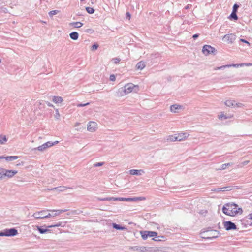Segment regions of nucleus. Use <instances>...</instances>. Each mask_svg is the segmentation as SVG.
I'll use <instances>...</instances> for the list:
<instances>
[{"label":"nucleus","instance_id":"obj_1","mask_svg":"<svg viewBox=\"0 0 252 252\" xmlns=\"http://www.w3.org/2000/svg\"><path fill=\"white\" fill-rule=\"evenodd\" d=\"M222 212L227 216L235 217L238 214H241L243 210L234 203H228L223 206Z\"/></svg>","mask_w":252,"mask_h":252},{"label":"nucleus","instance_id":"obj_2","mask_svg":"<svg viewBox=\"0 0 252 252\" xmlns=\"http://www.w3.org/2000/svg\"><path fill=\"white\" fill-rule=\"evenodd\" d=\"M189 134L187 132H181L174 135H169L166 137V140L168 142L181 141L187 140Z\"/></svg>","mask_w":252,"mask_h":252},{"label":"nucleus","instance_id":"obj_3","mask_svg":"<svg viewBox=\"0 0 252 252\" xmlns=\"http://www.w3.org/2000/svg\"><path fill=\"white\" fill-rule=\"evenodd\" d=\"M18 234L17 230L14 228L5 229L0 232V236H13Z\"/></svg>","mask_w":252,"mask_h":252},{"label":"nucleus","instance_id":"obj_4","mask_svg":"<svg viewBox=\"0 0 252 252\" xmlns=\"http://www.w3.org/2000/svg\"><path fill=\"white\" fill-rule=\"evenodd\" d=\"M140 233L141 235L142 238L144 240H146L147 239L148 237H152L157 236L158 233L154 231H141L140 232Z\"/></svg>","mask_w":252,"mask_h":252},{"label":"nucleus","instance_id":"obj_5","mask_svg":"<svg viewBox=\"0 0 252 252\" xmlns=\"http://www.w3.org/2000/svg\"><path fill=\"white\" fill-rule=\"evenodd\" d=\"M217 50L216 49L210 45H205L203 47L202 52L204 54L207 55L210 54H215Z\"/></svg>","mask_w":252,"mask_h":252},{"label":"nucleus","instance_id":"obj_6","mask_svg":"<svg viewBox=\"0 0 252 252\" xmlns=\"http://www.w3.org/2000/svg\"><path fill=\"white\" fill-rule=\"evenodd\" d=\"M223 226L226 230H236V225L230 221H225L223 223Z\"/></svg>","mask_w":252,"mask_h":252},{"label":"nucleus","instance_id":"obj_7","mask_svg":"<svg viewBox=\"0 0 252 252\" xmlns=\"http://www.w3.org/2000/svg\"><path fill=\"white\" fill-rule=\"evenodd\" d=\"M236 35L234 34H228L223 36V40L228 43H232L236 39Z\"/></svg>","mask_w":252,"mask_h":252},{"label":"nucleus","instance_id":"obj_8","mask_svg":"<svg viewBox=\"0 0 252 252\" xmlns=\"http://www.w3.org/2000/svg\"><path fill=\"white\" fill-rule=\"evenodd\" d=\"M46 212L45 210H42L41 211L35 212L33 214V216L36 219H44L52 217V215L51 213H48L47 214H45V215L44 216H39L40 214H44Z\"/></svg>","mask_w":252,"mask_h":252},{"label":"nucleus","instance_id":"obj_9","mask_svg":"<svg viewBox=\"0 0 252 252\" xmlns=\"http://www.w3.org/2000/svg\"><path fill=\"white\" fill-rule=\"evenodd\" d=\"M244 65V64H243V63H241V64H233V63L231 64H227V65H222L220 67H217L215 68L214 69V70H217L223 69H225L226 68H229V67H230L232 66L238 67L239 66H243Z\"/></svg>","mask_w":252,"mask_h":252},{"label":"nucleus","instance_id":"obj_10","mask_svg":"<svg viewBox=\"0 0 252 252\" xmlns=\"http://www.w3.org/2000/svg\"><path fill=\"white\" fill-rule=\"evenodd\" d=\"M97 128V124L94 122H90L87 125V129L90 132L95 131Z\"/></svg>","mask_w":252,"mask_h":252},{"label":"nucleus","instance_id":"obj_11","mask_svg":"<svg viewBox=\"0 0 252 252\" xmlns=\"http://www.w3.org/2000/svg\"><path fill=\"white\" fill-rule=\"evenodd\" d=\"M134 87L133 84H127L124 86V91L125 94H128L131 92Z\"/></svg>","mask_w":252,"mask_h":252},{"label":"nucleus","instance_id":"obj_12","mask_svg":"<svg viewBox=\"0 0 252 252\" xmlns=\"http://www.w3.org/2000/svg\"><path fill=\"white\" fill-rule=\"evenodd\" d=\"M5 172V177H7L8 178H11L13 177L17 173V171L12 170H6L4 169Z\"/></svg>","mask_w":252,"mask_h":252},{"label":"nucleus","instance_id":"obj_13","mask_svg":"<svg viewBox=\"0 0 252 252\" xmlns=\"http://www.w3.org/2000/svg\"><path fill=\"white\" fill-rule=\"evenodd\" d=\"M182 108V106L177 104L172 105L170 106V110L171 112L174 113L178 112L179 110H181Z\"/></svg>","mask_w":252,"mask_h":252},{"label":"nucleus","instance_id":"obj_14","mask_svg":"<svg viewBox=\"0 0 252 252\" xmlns=\"http://www.w3.org/2000/svg\"><path fill=\"white\" fill-rule=\"evenodd\" d=\"M145 198L144 197H138V198H122L121 201H137V200H145Z\"/></svg>","mask_w":252,"mask_h":252},{"label":"nucleus","instance_id":"obj_15","mask_svg":"<svg viewBox=\"0 0 252 252\" xmlns=\"http://www.w3.org/2000/svg\"><path fill=\"white\" fill-rule=\"evenodd\" d=\"M54 145L53 143H45L43 145L38 147V149L40 151H42L48 147H51Z\"/></svg>","mask_w":252,"mask_h":252},{"label":"nucleus","instance_id":"obj_16","mask_svg":"<svg viewBox=\"0 0 252 252\" xmlns=\"http://www.w3.org/2000/svg\"><path fill=\"white\" fill-rule=\"evenodd\" d=\"M50 211L52 212L51 215L52 217H54L56 216H58L60 215V214L63 213L65 211V210H50Z\"/></svg>","mask_w":252,"mask_h":252},{"label":"nucleus","instance_id":"obj_17","mask_svg":"<svg viewBox=\"0 0 252 252\" xmlns=\"http://www.w3.org/2000/svg\"><path fill=\"white\" fill-rule=\"evenodd\" d=\"M146 66L145 62L143 61H140L137 63L136 65V68L138 70H142Z\"/></svg>","mask_w":252,"mask_h":252},{"label":"nucleus","instance_id":"obj_18","mask_svg":"<svg viewBox=\"0 0 252 252\" xmlns=\"http://www.w3.org/2000/svg\"><path fill=\"white\" fill-rule=\"evenodd\" d=\"M225 104L229 107H235V101L232 100H228L225 102Z\"/></svg>","mask_w":252,"mask_h":252},{"label":"nucleus","instance_id":"obj_19","mask_svg":"<svg viewBox=\"0 0 252 252\" xmlns=\"http://www.w3.org/2000/svg\"><path fill=\"white\" fill-rule=\"evenodd\" d=\"M69 36L72 40H76L78 38L79 34L77 32H73L69 34Z\"/></svg>","mask_w":252,"mask_h":252},{"label":"nucleus","instance_id":"obj_20","mask_svg":"<svg viewBox=\"0 0 252 252\" xmlns=\"http://www.w3.org/2000/svg\"><path fill=\"white\" fill-rule=\"evenodd\" d=\"M129 173L131 175H140L141 173H144V171L142 170L132 169L129 171Z\"/></svg>","mask_w":252,"mask_h":252},{"label":"nucleus","instance_id":"obj_21","mask_svg":"<svg viewBox=\"0 0 252 252\" xmlns=\"http://www.w3.org/2000/svg\"><path fill=\"white\" fill-rule=\"evenodd\" d=\"M69 25L73 26L74 28H80L83 24L80 22H76L70 23Z\"/></svg>","mask_w":252,"mask_h":252},{"label":"nucleus","instance_id":"obj_22","mask_svg":"<svg viewBox=\"0 0 252 252\" xmlns=\"http://www.w3.org/2000/svg\"><path fill=\"white\" fill-rule=\"evenodd\" d=\"M52 101L55 103H59L63 101V98L60 96H53Z\"/></svg>","mask_w":252,"mask_h":252},{"label":"nucleus","instance_id":"obj_23","mask_svg":"<svg viewBox=\"0 0 252 252\" xmlns=\"http://www.w3.org/2000/svg\"><path fill=\"white\" fill-rule=\"evenodd\" d=\"M229 18L231 20H237L238 19V17L237 15V12L232 11V13L230 15Z\"/></svg>","mask_w":252,"mask_h":252},{"label":"nucleus","instance_id":"obj_24","mask_svg":"<svg viewBox=\"0 0 252 252\" xmlns=\"http://www.w3.org/2000/svg\"><path fill=\"white\" fill-rule=\"evenodd\" d=\"M18 158V156H7L4 158L7 161H12L16 160Z\"/></svg>","mask_w":252,"mask_h":252},{"label":"nucleus","instance_id":"obj_25","mask_svg":"<svg viewBox=\"0 0 252 252\" xmlns=\"http://www.w3.org/2000/svg\"><path fill=\"white\" fill-rule=\"evenodd\" d=\"M86 10L89 14H93L94 12V9L90 7H86Z\"/></svg>","mask_w":252,"mask_h":252},{"label":"nucleus","instance_id":"obj_26","mask_svg":"<svg viewBox=\"0 0 252 252\" xmlns=\"http://www.w3.org/2000/svg\"><path fill=\"white\" fill-rule=\"evenodd\" d=\"M122 198H114V197H111V198H107L106 199H103V200H107V201H121Z\"/></svg>","mask_w":252,"mask_h":252},{"label":"nucleus","instance_id":"obj_27","mask_svg":"<svg viewBox=\"0 0 252 252\" xmlns=\"http://www.w3.org/2000/svg\"><path fill=\"white\" fill-rule=\"evenodd\" d=\"M4 169L0 168V179H1L5 177Z\"/></svg>","mask_w":252,"mask_h":252},{"label":"nucleus","instance_id":"obj_28","mask_svg":"<svg viewBox=\"0 0 252 252\" xmlns=\"http://www.w3.org/2000/svg\"><path fill=\"white\" fill-rule=\"evenodd\" d=\"M45 103H46L49 107H54L53 105L51 103L48 101H42V102L40 103V106H41L42 105H44Z\"/></svg>","mask_w":252,"mask_h":252},{"label":"nucleus","instance_id":"obj_29","mask_svg":"<svg viewBox=\"0 0 252 252\" xmlns=\"http://www.w3.org/2000/svg\"><path fill=\"white\" fill-rule=\"evenodd\" d=\"M58 12V10H52L49 12V15L50 17H52L53 15L57 14Z\"/></svg>","mask_w":252,"mask_h":252},{"label":"nucleus","instance_id":"obj_30","mask_svg":"<svg viewBox=\"0 0 252 252\" xmlns=\"http://www.w3.org/2000/svg\"><path fill=\"white\" fill-rule=\"evenodd\" d=\"M7 139L5 135H0V142L6 141Z\"/></svg>","mask_w":252,"mask_h":252},{"label":"nucleus","instance_id":"obj_31","mask_svg":"<svg viewBox=\"0 0 252 252\" xmlns=\"http://www.w3.org/2000/svg\"><path fill=\"white\" fill-rule=\"evenodd\" d=\"M239 7V5H238L236 3L234 4L233 6L232 11H233V12L234 11V12H237L238 9Z\"/></svg>","mask_w":252,"mask_h":252},{"label":"nucleus","instance_id":"obj_32","mask_svg":"<svg viewBox=\"0 0 252 252\" xmlns=\"http://www.w3.org/2000/svg\"><path fill=\"white\" fill-rule=\"evenodd\" d=\"M113 226L114 228H116V229H118V230H123L124 229H125L124 227H121V226H120L119 225H118V224H113Z\"/></svg>","mask_w":252,"mask_h":252},{"label":"nucleus","instance_id":"obj_33","mask_svg":"<svg viewBox=\"0 0 252 252\" xmlns=\"http://www.w3.org/2000/svg\"><path fill=\"white\" fill-rule=\"evenodd\" d=\"M98 44H97V43H94V44H93L92 46V47H91V50L92 51H94V50H96L98 47Z\"/></svg>","mask_w":252,"mask_h":252},{"label":"nucleus","instance_id":"obj_34","mask_svg":"<svg viewBox=\"0 0 252 252\" xmlns=\"http://www.w3.org/2000/svg\"><path fill=\"white\" fill-rule=\"evenodd\" d=\"M54 116H55V118L56 119L58 120L59 119L60 114H59V110H58V109H56V113H55V114Z\"/></svg>","mask_w":252,"mask_h":252},{"label":"nucleus","instance_id":"obj_35","mask_svg":"<svg viewBox=\"0 0 252 252\" xmlns=\"http://www.w3.org/2000/svg\"><path fill=\"white\" fill-rule=\"evenodd\" d=\"M232 164H233L232 163H228L227 164H223L222 165V167H221V169H224L226 168L227 166L232 165Z\"/></svg>","mask_w":252,"mask_h":252},{"label":"nucleus","instance_id":"obj_36","mask_svg":"<svg viewBox=\"0 0 252 252\" xmlns=\"http://www.w3.org/2000/svg\"><path fill=\"white\" fill-rule=\"evenodd\" d=\"M90 104V103L89 102H88V103H84V104H82V103H79V104H77L76 105V106L78 107H84V106H87L88 105Z\"/></svg>","mask_w":252,"mask_h":252},{"label":"nucleus","instance_id":"obj_37","mask_svg":"<svg viewBox=\"0 0 252 252\" xmlns=\"http://www.w3.org/2000/svg\"><path fill=\"white\" fill-rule=\"evenodd\" d=\"M38 230L39 232L40 233H42V234L48 231L47 229H42V228H39V227L38 228Z\"/></svg>","mask_w":252,"mask_h":252},{"label":"nucleus","instance_id":"obj_38","mask_svg":"<svg viewBox=\"0 0 252 252\" xmlns=\"http://www.w3.org/2000/svg\"><path fill=\"white\" fill-rule=\"evenodd\" d=\"M113 60L114 61V63H115V64H117L118 63H119L121 61V60L119 59V58H114L113 59Z\"/></svg>","mask_w":252,"mask_h":252},{"label":"nucleus","instance_id":"obj_39","mask_svg":"<svg viewBox=\"0 0 252 252\" xmlns=\"http://www.w3.org/2000/svg\"><path fill=\"white\" fill-rule=\"evenodd\" d=\"M61 225V223L59 222L56 224L49 226L48 227L52 228V227H59V226H60Z\"/></svg>","mask_w":252,"mask_h":252},{"label":"nucleus","instance_id":"obj_40","mask_svg":"<svg viewBox=\"0 0 252 252\" xmlns=\"http://www.w3.org/2000/svg\"><path fill=\"white\" fill-rule=\"evenodd\" d=\"M243 106H244V105L242 103L235 102V107L239 108V107H242Z\"/></svg>","mask_w":252,"mask_h":252},{"label":"nucleus","instance_id":"obj_41","mask_svg":"<svg viewBox=\"0 0 252 252\" xmlns=\"http://www.w3.org/2000/svg\"><path fill=\"white\" fill-rule=\"evenodd\" d=\"M240 41L243 43H247L249 46H250V43L248 41L244 39H240Z\"/></svg>","mask_w":252,"mask_h":252},{"label":"nucleus","instance_id":"obj_42","mask_svg":"<svg viewBox=\"0 0 252 252\" xmlns=\"http://www.w3.org/2000/svg\"><path fill=\"white\" fill-rule=\"evenodd\" d=\"M110 80L112 81H114L116 80V77L114 75H111L110 76Z\"/></svg>","mask_w":252,"mask_h":252},{"label":"nucleus","instance_id":"obj_43","mask_svg":"<svg viewBox=\"0 0 252 252\" xmlns=\"http://www.w3.org/2000/svg\"><path fill=\"white\" fill-rule=\"evenodd\" d=\"M103 164H104L103 162H98V163L95 164L94 166L95 167L100 166L103 165Z\"/></svg>","mask_w":252,"mask_h":252},{"label":"nucleus","instance_id":"obj_44","mask_svg":"<svg viewBox=\"0 0 252 252\" xmlns=\"http://www.w3.org/2000/svg\"><path fill=\"white\" fill-rule=\"evenodd\" d=\"M219 119H222L224 118V119H226L227 118V117H226L224 114H221L220 116H219Z\"/></svg>","mask_w":252,"mask_h":252},{"label":"nucleus","instance_id":"obj_45","mask_svg":"<svg viewBox=\"0 0 252 252\" xmlns=\"http://www.w3.org/2000/svg\"><path fill=\"white\" fill-rule=\"evenodd\" d=\"M249 163V160H246V161H245L244 162H243L242 163H241V166H244V165H247L248 163Z\"/></svg>","mask_w":252,"mask_h":252},{"label":"nucleus","instance_id":"obj_46","mask_svg":"<svg viewBox=\"0 0 252 252\" xmlns=\"http://www.w3.org/2000/svg\"><path fill=\"white\" fill-rule=\"evenodd\" d=\"M199 34H195L193 35L192 38L194 39H196L197 37H198Z\"/></svg>","mask_w":252,"mask_h":252},{"label":"nucleus","instance_id":"obj_47","mask_svg":"<svg viewBox=\"0 0 252 252\" xmlns=\"http://www.w3.org/2000/svg\"><path fill=\"white\" fill-rule=\"evenodd\" d=\"M126 18L129 19L130 18V14L129 12H126Z\"/></svg>","mask_w":252,"mask_h":252},{"label":"nucleus","instance_id":"obj_48","mask_svg":"<svg viewBox=\"0 0 252 252\" xmlns=\"http://www.w3.org/2000/svg\"><path fill=\"white\" fill-rule=\"evenodd\" d=\"M244 65H247V66H251L252 65V63H244Z\"/></svg>","mask_w":252,"mask_h":252},{"label":"nucleus","instance_id":"obj_49","mask_svg":"<svg viewBox=\"0 0 252 252\" xmlns=\"http://www.w3.org/2000/svg\"><path fill=\"white\" fill-rule=\"evenodd\" d=\"M45 213H44V214H40L39 215V216H45Z\"/></svg>","mask_w":252,"mask_h":252},{"label":"nucleus","instance_id":"obj_50","mask_svg":"<svg viewBox=\"0 0 252 252\" xmlns=\"http://www.w3.org/2000/svg\"><path fill=\"white\" fill-rule=\"evenodd\" d=\"M4 157H2V156H0V159H4Z\"/></svg>","mask_w":252,"mask_h":252},{"label":"nucleus","instance_id":"obj_51","mask_svg":"<svg viewBox=\"0 0 252 252\" xmlns=\"http://www.w3.org/2000/svg\"><path fill=\"white\" fill-rule=\"evenodd\" d=\"M90 30H91L90 29H87V30H85V32H88Z\"/></svg>","mask_w":252,"mask_h":252},{"label":"nucleus","instance_id":"obj_52","mask_svg":"<svg viewBox=\"0 0 252 252\" xmlns=\"http://www.w3.org/2000/svg\"><path fill=\"white\" fill-rule=\"evenodd\" d=\"M78 123H77V124H76V125H75V126H78Z\"/></svg>","mask_w":252,"mask_h":252},{"label":"nucleus","instance_id":"obj_53","mask_svg":"<svg viewBox=\"0 0 252 252\" xmlns=\"http://www.w3.org/2000/svg\"><path fill=\"white\" fill-rule=\"evenodd\" d=\"M4 11L5 12V10H7L6 8H4Z\"/></svg>","mask_w":252,"mask_h":252},{"label":"nucleus","instance_id":"obj_54","mask_svg":"<svg viewBox=\"0 0 252 252\" xmlns=\"http://www.w3.org/2000/svg\"><path fill=\"white\" fill-rule=\"evenodd\" d=\"M4 11L5 12V10H7L6 8H4Z\"/></svg>","mask_w":252,"mask_h":252},{"label":"nucleus","instance_id":"obj_55","mask_svg":"<svg viewBox=\"0 0 252 252\" xmlns=\"http://www.w3.org/2000/svg\"><path fill=\"white\" fill-rule=\"evenodd\" d=\"M54 142H59V141H58V140H56V141H55Z\"/></svg>","mask_w":252,"mask_h":252},{"label":"nucleus","instance_id":"obj_56","mask_svg":"<svg viewBox=\"0 0 252 252\" xmlns=\"http://www.w3.org/2000/svg\"><path fill=\"white\" fill-rule=\"evenodd\" d=\"M1 62V60L0 59V63Z\"/></svg>","mask_w":252,"mask_h":252},{"label":"nucleus","instance_id":"obj_57","mask_svg":"<svg viewBox=\"0 0 252 252\" xmlns=\"http://www.w3.org/2000/svg\"><path fill=\"white\" fill-rule=\"evenodd\" d=\"M81 1H83L84 0H80Z\"/></svg>","mask_w":252,"mask_h":252}]
</instances>
